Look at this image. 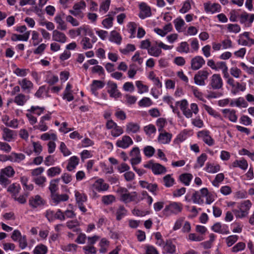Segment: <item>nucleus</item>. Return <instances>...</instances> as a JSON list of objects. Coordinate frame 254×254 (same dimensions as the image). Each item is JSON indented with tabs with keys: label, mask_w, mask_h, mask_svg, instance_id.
<instances>
[{
	"label": "nucleus",
	"mask_w": 254,
	"mask_h": 254,
	"mask_svg": "<svg viewBox=\"0 0 254 254\" xmlns=\"http://www.w3.org/2000/svg\"><path fill=\"white\" fill-rule=\"evenodd\" d=\"M207 156L205 153H202L197 158L195 167H202L206 160Z\"/></svg>",
	"instance_id": "nucleus-42"
},
{
	"label": "nucleus",
	"mask_w": 254,
	"mask_h": 254,
	"mask_svg": "<svg viewBox=\"0 0 254 254\" xmlns=\"http://www.w3.org/2000/svg\"><path fill=\"white\" fill-rule=\"evenodd\" d=\"M55 22L58 24L57 28L61 30H65L67 29L66 24L63 20L61 14L57 15L55 17Z\"/></svg>",
	"instance_id": "nucleus-28"
},
{
	"label": "nucleus",
	"mask_w": 254,
	"mask_h": 254,
	"mask_svg": "<svg viewBox=\"0 0 254 254\" xmlns=\"http://www.w3.org/2000/svg\"><path fill=\"white\" fill-rule=\"evenodd\" d=\"M192 178V176L190 174H183L180 176V181L186 186H189L190 182Z\"/></svg>",
	"instance_id": "nucleus-38"
},
{
	"label": "nucleus",
	"mask_w": 254,
	"mask_h": 254,
	"mask_svg": "<svg viewBox=\"0 0 254 254\" xmlns=\"http://www.w3.org/2000/svg\"><path fill=\"white\" fill-rule=\"evenodd\" d=\"M252 203L250 200H245L240 205V209H241L242 215L241 216H246L248 214V211L251 207Z\"/></svg>",
	"instance_id": "nucleus-25"
},
{
	"label": "nucleus",
	"mask_w": 254,
	"mask_h": 254,
	"mask_svg": "<svg viewBox=\"0 0 254 254\" xmlns=\"http://www.w3.org/2000/svg\"><path fill=\"white\" fill-rule=\"evenodd\" d=\"M143 129L145 132L148 135H150L152 133H155L156 131L155 127L152 124L145 126Z\"/></svg>",
	"instance_id": "nucleus-57"
},
{
	"label": "nucleus",
	"mask_w": 254,
	"mask_h": 254,
	"mask_svg": "<svg viewBox=\"0 0 254 254\" xmlns=\"http://www.w3.org/2000/svg\"><path fill=\"white\" fill-rule=\"evenodd\" d=\"M123 128L118 125L116 126L111 131V135L114 137H118L123 134Z\"/></svg>",
	"instance_id": "nucleus-54"
},
{
	"label": "nucleus",
	"mask_w": 254,
	"mask_h": 254,
	"mask_svg": "<svg viewBox=\"0 0 254 254\" xmlns=\"http://www.w3.org/2000/svg\"><path fill=\"white\" fill-rule=\"evenodd\" d=\"M60 181V179H56L51 180L49 186V190H50L51 196L54 194L57 193L56 192L58 189V184Z\"/></svg>",
	"instance_id": "nucleus-32"
},
{
	"label": "nucleus",
	"mask_w": 254,
	"mask_h": 254,
	"mask_svg": "<svg viewBox=\"0 0 254 254\" xmlns=\"http://www.w3.org/2000/svg\"><path fill=\"white\" fill-rule=\"evenodd\" d=\"M107 85L108 88L107 92L111 97L118 98L121 96V93L119 91L117 84L116 83L112 81H109Z\"/></svg>",
	"instance_id": "nucleus-6"
},
{
	"label": "nucleus",
	"mask_w": 254,
	"mask_h": 254,
	"mask_svg": "<svg viewBox=\"0 0 254 254\" xmlns=\"http://www.w3.org/2000/svg\"><path fill=\"white\" fill-rule=\"evenodd\" d=\"M127 211L123 206H120L116 211V219L121 220L127 214Z\"/></svg>",
	"instance_id": "nucleus-39"
},
{
	"label": "nucleus",
	"mask_w": 254,
	"mask_h": 254,
	"mask_svg": "<svg viewBox=\"0 0 254 254\" xmlns=\"http://www.w3.org/2000/svg\"><path fill=\"white\" fill-rule=\"evenodd\" d=\"M201 197L199 191H195L191 196L193 202L198 204H202L204 203V200Z\"/></svg>",
	"instance_id": "nucleus-36"
},
{
	"label": "nucleus",
	"mask_w": 254,
	"mask_h": 254,
	"mask_svg": "<svg viewBox=\"0 0 254 254\" xmlns=\"http://www.w3.org/2000/svg\"><path fill=\"white\" fill-rule=\"evenodd\" d=\"M93 186L98 191H106L109 189V185L104 183V181L102 179L97 180Z\"/></svg>",
	"instance_id": "nucleus-15"
},
{
	"label": "nucleus",
	"mask_w": 254,
	"mask_h": 254,
	"mask_svg": "<svg viewBox=\"0 0 254 254\" xmlns=\"http://www.w3.org/2000/svg\"><path fill=\"white\" fill-rule=\"evenodd\" d=\"M238 239V236L237 235H231L228 237L226 239V242L228 247L232 246Z\"/></svg>",
	"instance_id": "nucleus-59"
},
{
	"label": "nucleus",
	"mask_w": 254,
	"mask_h": 254,
	"mask_svg": "<svg viewBox=\"0 0 254 254\" xmlns=\"http://www.w3.org/2000/svg\"><path fill=\"white\" fill-rule=\"evenodd\" d=\"M254 20V14L249 15L246 12H244L241 15V22L244 23L249 21L250 23H252Z\"/></svg>",
	"instance_id": "nucleus-41"
},
{
	"label": "nucleus",
	"mask_w": 254,
	"mask_h": 254,
	"mask_svg": "<svg viewBox=\"0 0 254 254\" xmlns=\"http://www.w3.org/2000/svg\"><path fill=\"white\" fill-rule=\"evenodd\" d=\"M198 137L202 138L203 141L208 146H212L214 144V141L209 135V132L207 130H202L197 133Z\"/></svg>",
	"instance_id": "nucleus-9"
},
{
	"label": "nucleus",
	"mask_w": 254,
	"mask_h": 254,
	"mask_svg": "<svg viewBox=\"0 0 254 254\" xmlns=\"http://www.w3.org/2000/svg\"><path fill=\"white\" fill-rule=\"evenodd\" d=\"M22 184L25 187V189L28 190H32L33 189L32 184H27L28 178L26 177L23 176L20 178Z\"/></svg>",
	"instance_id": "nucleus-58"
},
{
	"label": "nucleus",
	"mask_w": 254,
	"mask_h": 254,
	"mask_svg": "<svg viewBox=\"0 0 254 254\" xmlns=\"http://www.w3.org/2000/svg\"><path fill=\"white\" fill-rule=\"evenodd\" d=\"M139 130L140 126L137 123L129 122L126 125V131L128 134L137 133Z\"/></svg>",
	"instance_id": "nucleus-21"
},
{
	"label": "nucleus",
	"mask_w": 254,
	"mask_h": 254,
	"mask_svg": "<svg viewBox=\"0 0 254 254\" xmlns=\"http://www.w3.org/2000/svg\"><path fill=\"white\" fill-rule=\"evenodd\" d=\"M18 83L21 85L23 90H30L33 87V84L30 80H27L26 78L23 79L21 81H19Z\"/></svg>",
	"instance_id": "nucleus-33"
},
{
	"label": "nucleus",
	"mask_w": 254,
	"mask_h": 254,
	"mask_svg": "<svg viewBox=\"0 0 254 254\" xmlns=\"http://www.w3.org/2000/svg\"><path fill=\"white\" fill-rule=\"evenodd\" d=\"M205 64V61L200 56H196L191 60V68L193 70H197L200 68Z\"/></svg>",
	"instance_id": "nucleus-11"
},
{
	"label": "nucleus",
	"mask_w": 254,
	"mask_h": 254,
	"mask_svg": "<svg viewBox=\"0 0 254 254\" xmlns=\"http://www.w3.org/2000/svg\"><path fill=\"white\" fill-rule=\"evenodd\" d=\"M204 9L207 12L214 13L216 12H219L221 9V6L218 3H205L204 4Z\"/></svg>",
	"instance_id": "nucleus-16"
},
{
	"label": "nucleus",
	"mask_w": 254,
	"mask_h": 254,
	"mask_svg": "<svg viewBox=\"0 0 254 254\" xmlns=\"http://www.w3.org/2000/svg\"><path fill=\"white\" fill-rule=\"evenodd\" d=\"M115 197L112 195H105L102 197V200L105 204H109L115 200Z\"/></svg>",
	"instance_id": "nucleus-63"
},
{
	"label": "nucleus",
	"mask_w": 254,
	"mask_h": 254,
	"mask_svg": "<svg viewBox=\"0 0 254 254\" xmlns=\"http://www.w3.org/2000/svg\"><path fill=\"white\" fill-rule=\"evenodd\" d=\"M209 73L206 70H200L194 76V83L199 86H204L205 80L207 78Z\"/></svg>",
	"instance_id": "nucleus-4"
},
{
	"label": "nucleus",
	"mask_w": 254,
	"mask_h": 254,
	"mask_svg": "<svg viewBox=\"0 0 254 254\" xmlns=\"http://www.w3.org/2000/svg\"><path fill=\"white\" fill-rule=\"evenodd\" d=\"M122 40V38L119 33L115 30L111 32L110 37V41L111 42L115 43L118 45H120Z\"/></svg>",
	"instance_id": "nucleus-27"
},
{
	"label": "nucleus",
	"mask_w": 254,
	"mask_h": 254,
	"mask_svg": "<svg viewBox=\"0 0 254 254\" xmlns=\"http://www.w3.org/2000/svg\"><path fill=\"white\" fill-rule=\"evenodd\" d=\"M174 24L176 30L180 32L182 27L185 25V22L183 19L178 18L174 20Z\"/></svg>",
	"instance_id": "nucleus-56"
},
{
	"label": "nucleus",
	"mask_w": 254,
	"mask_h": 254,
	"mask_svg": "<svg viewBox=\"0 0 254 254\" xmlns=\"http://www.w3.org/2000/svg\"><path fill=\"white\" fill-rule=\"evenodd\" d=\"M135 50V47L134 45L128 44L126 48L123 49H120V52L124 55H126L130 52H133Z\"/></svg>",
	"instance_id": "nucleus-61"
},
{
	"label": "nucleus",
	"mask_w": 254,
	"mask_h": 254,
	"mask_svg": "<svg viewBox=\"0 0 254 254\" xmlns=\"http://www.w3.org/2000/svg\"><path fill=\"white\" fill-rule=\"evenodd\" d=\"M177 51L180 53H188L190 52L189 45L187 42H183L177 48Z\"/></svg>",
	"instance_id": "nucleus-40"
},
{
	"label": "nucleus",
	"mask_w": 254,
	"mask_h": 254,
	"mask_svg": "<svg viewBox=\"0 0 254 254\" xmlns=\"http://www.w3.org/2000/svg\"><path fill=\"white\" fill-rule=\"evenodd\" d=\"M78 163L79 158L75 156H72L69 159L68 165L66 167L67 170L69 171H72L74 168H75Z\"/></svg>",
	"instance_id": "nucleus-26"
},
{
	"label": "nucleus",
	"mask_w": 254,
	"mask_h": 254,
	"mask_svg": "<svg viewBox=\"0 0 254 254\" xmlns=\"http://www.w3.org/2000/svg\"><path fill=\"white\" fill-rule=\"evenodd\" d=\"M224 179V175L223 173H219L217 174L214 180L212 182V184L214 186L218 187L219 184L222 182Z\"/></svg>",
	"instance_id": "nucleus-53"
},
{
	"label": "nucleus",
	"mask_w": 254,
	"mask_h": 254,
	"mask_svg": "<svg viewBox=\"0 0 254 254\" xmlns=\"http://www.w3.org/2000/svg\"><path fill=\"white\" fill-rule=\"evenodd\" d=\"M48 252L47 247L43 244L37 245L33 251L34 254H46Z\"/></svg>",
	"instance_id": "nucleus-34"
},
{
	"label": "nucleus",
	"mask_w": 254,
	"mask_h": 254,
	"mask_svg": "<svg viewBox=\"0 0 254 254\" xmlns=\"http://www.w3.org/2000/svg\"><path fill=\"white\" fill-rule=\"evenodd\" d=\"M140 11L139 13V17L141 19H144L150 17L151 15V8L145 2H141L139 4Z\"/></svg>",
	"instance_id": "nucleus-8"
},
{
	"label": "nucleus",
	"mask_w": 254,
	"mask_h": 254,
	"mask_svg": "<svg viewBox=\"0 0 254 254\" xmlns=\"http://www.w3.org/2000/svg\"><path fill=\"white\" fill-rule=\"evenodd\" d=\"M183 210V205L181 203L172 202L165 206L163 210V215L166 217L172 215H177L181 212Z\"/></svg>",
	"instance_id": "nucleus-2"
},
{
	"label": "nucleus",
	"mask_w": 254,
	"mask_h": 254,
	"mask_svg": "<svg viewBox=\"0 0 254 254\" xmlns=\"http://www.w3.org/2000/svg\"><path fill=\"white\" fill-rule=\"evenodd\" d=\"M162 53V51L160 49L156 46H151L148 49V53L150 56L158 57Z\"/></svg>",
	"instance_id": "nucleus-35"
},
{
	"label": "nucleus",
	"mask_w": 254,
	"mask_h": 254,
	"mask_svg": "<svg viewBox=\"0 0 254 254\" xmlns=\"http://www.w3.org/2000/svg\"><path fill=\"white\" fill-rule=\"evenodd\" d=\"M51 197L53 201L57 204L61 201H66L69 198L68 195L66 194H59L58 193L54 194Z\"/></svg>",
	"instance_id": "nucleus-24"
},
{
	"label": "nucleus",
	"mask_w": 254,
	"mask_h": 254,
	"mask_svg": "<svg viewBox=\"0 0 254 254\" xmlns=\"http://www.w3.org/2000/svg\"><path fill=\"white\" fill-rule=\"evenodd\" d=\"M139 184L142 188H145L153 194L156 195V191L158 190V185L156 184H150L144 181H139Z\"/></svg>",
	"instance_id": "nucleus-13"
},
{
	"label": "nucleus",
	"mask_w": 254,
	"mask_h": 254,
	"mask_svg": "<svg viewBox=\"0 0 254 254\" xmlns=\"http://www.w3.org/2000/svg\"><path fill=\"white\" fill-rule=\"evenodd\" d=\"M28 99V96H26L23 94H19L15 97L14 102L18 105L23 106Z\"/></svg>",
	"instance_id": "nucleus-30"
},
{
	"label": "nucleus",
	"mask_w": 254,
	"mask_h": 254,
	"mask_svg": "<svg viewBox=\"0 0 254 254\" xmlns=\"http://www.w3.org/2000/svg\"><path fill=\"white\" fill-rule=\"evenodd\" d=\"M3 138L4 140L10 141L13 137L12 131L7 128H4L3 129Z\"/></svg>",
	"instance_id": "nucleus-47"
},
{
	"label": "nucleus",
	"mask_w": 254,
	"mask_h": 254,
	"mask_svg": "<svg viewBox=\"0 0 254 254\" xmlns=\"http://www.w3.org/2000/svg\"><path fill=\"white\" fill-rule=\"evenodd\" d=\"M210 85L213 89H219L222 87L223 81L219 74H214L211 76Z\"/></svg>",
	"instance_id": "nucleus-7"
},
{
	"label": "nucleus",
	"mask_w": 254,
	"mask_h": 254,
	"mask_svg": "<svg viewBox=\"0 0 254 254\" xmlns=\"http://www.w3.org/2000/svg\"><path fill=\"white\" fill-rule=\"evenodd\" d=\"M113 18L112 17H109L103 20L102 24L105 28L109 29L113 26Z\"/></svg>",
	"instance_id": "nucleus-62"
},
{
	"label": "nucleus",
	"mask_w": 254,
	"mask_h": 254,
	"mask_svg": "<svg viewBox=\"0 0 254 254\" xmlns=\"http://www.w3.org/2000/svg\"><path fill=\"white\" fill-rule=\"evenodd\" d=\"M18 241L19 243V247L22 250H23L27 247L28 244L26 236L25 235L22 236L20 239H19Z\"/></svg>",
	"instance_id": "nucleus-60"
},
{
	"label": "nucleus",
	"mask_w": 254,
	"mask_h": 254,
	"mask_svg": "<svg viewBox=\"0 0 254 254\" xmlns=\"http://www.w3.org/2000/svg\"><path fill=\"white\" fill-rule=\"evenodd\" d=\"M145 254H159L157 249L153 246L147 245L145 247Z\"/></svg>",
	"instance_id": "nucleus-64"
},
{
	"label": "nucleus",
	"mask_w": 254,
	"mask_h": 254,
	"mask_svg": "<svg viewBox=\"0 0 254 254\" xmlns=\"http://www.w3.org/2000/svg\"><path fill=\"white\" fill-rule=\"evenodd\" d=\"M211 229L216 233L220 234H228L230 232L228 230V227L226 225H221L219 222L215 223L211 227Z\"/></svg>",
	"instance_id": "nucleus-12"
},
{
	"label": "nucleus",
	"mask_w": 254,
	"mask_h": 254,
	"mask_svg": "<svg viewBox=\"0 0 254 254\" xmlns=\"http://www.w3.org/2000/svg\"><path fill=\"white\" fill-rule=\"evenodd\" d=\"M0 173L8 177H11L14 175L15 172L11 166H8L3 169H2L0 171Z\"/></svg>",
	"instance_id": "nucleus-46"
},
{
	"label": "nucleus",
	"mask_w": 254,
	"mask_h": 254,
	"mask_svg": "<svg viewBox=\"0 0 254 254\" xmlns=\"http://www.w3.org/2000/svg\"><path fill=\"white\" fill-rule=\"evenodd\" d=\"M52 39L57 42L64 43L66 41L67 37L64 33L55 30L53 31Z\"/></svg>",
	"instance_id": "nucleus-14"
},
{
	"label": "nucleus",
	"mask_w": 254,
	"mask_h": 254,
	"mask_svg": "<svg viewBox=\"0 0 254 254\" xmlns=\"http://www.w3.org/2000/svg\"><path fill=\"white\" fill-rule=\"evenodd\" d=\"M172 137V134L163 131L159 134L158 140L161 143L167 144L171 141Z\"/></svg>",
	"instance_id": "nucleus-17"
},
{
	"label": "nucleus",
	"mask_w": 254,
	"mask_h": 254,
	"mask_svg": "<svg viewBox=\"0 0 254 254\" xmlns=\"http://www.w3.org/2000/svg\"><path fill=\"white\" fill-rule=\"evenodd\" d=\"M222 113L224 114L225 117L228 118L230 121L234 123L237 122L238 118L234 110L225 109L222 110Z\"/></svg>",
	"instance_id": "nucleus-19"
},
{
	"label": "nucleus",
	"mask_w": 254,
	"mask_h": 254,
	"mask_svg": "<svg viewBox=\"0 0 254 254\" xmlns=\"http://www.w3.org/2000/svg\"><path fill=\"white\" fill-rule=\"evenodd\" d=\"M30 35V31L25 32L22 35H18L16 34H12L11 40L13 41H27Z\"/></svg>",
	"instance_id": "nucleus-23"
},
{
	"label": "nucleus",
	"mask_w": 254,
	"mask_h": 254,
	"mask_svg": "<svg viewBox=\"0 0 254 254\" xmlns=\"http://www.w3.org/2000/svg\"><path fill=\"white\" fill-rule=\"evenodd\" d=\"M152 172L155 175H158L165 173L166 172V169L163 166L159 163H154Z\"/></svg>",
	"instance_id": "nucleus-31"
},
{
	"label": "nucleus",
	"mask_w": 254,
	"mask_h": 254,
	"mask_svg": "<svg viewBox=\"0 0 254 254\" xmlns=\"http://www.w3.org/2000/svg\"><path fill=\"white\" fill-rule=\"evenodd\" d=\"M78 225L79 223L77 221H70L66 223L67 227L70 229H72L74 232H77L79 230Z\"/></svg>",
	"instance_id": "nucleus-52"
},
{
	"label": "nucleus",
	"mask_w": 254,
	"mask_h": 254,
	"mask_svg": "<svg viewBox=\"0 0 254 254\" xmlns=\"http://www.w3.org/2000/svg\"><path fill=\"white\" fill-rule=\"evenodd\" d=\"M167 124L166 120L163 118H159L156 121V125L158 127V131L162 132L164 131L163 128Z\"/></svg>",
	"instance_id": "nucleus-48"
},
{
	"label": "nucleus",
	"mask_w": 254,
	"mask_h": 254,
	"mask_svg": "<svg viewBox=\"0 0 254 254\" xmlns=\"http://www.w3.org/2000/svg\"><path fill=\"white\" fill-rule=\"evenodd\" d=\"M143 152L145 156L150 157L154 155L155 149L151 146H147L144 148Z\"/></svg>",
	"instance_id": "nucleus-55"
},
{
	"label": "nucleus",
	"mask_w": 254,
	"mask_h": 254,
	"mask_svg": "<svg viewBox=\"0 0 254 254\" xmlns=\"http://www.w3.org/2000/svg\"><path fill=\"white\" fill-rule=\"evenodd\" d=\"M163 249L166 253L170 254H173L176 252V246L173 244L171 239L166 240Z\"/></svg>",
	"instance_id": "nucleus-22"
},
{
	"label": "nucleus",
	"mask_w": 254,
	"mask_h": 254,
	"mask_svg": "<svg viewBox=\"0 0 254 254\" xmlns=\"http://www.w3.org/2000/svg\"><path fill=\"white\" fill-rule=\"evenodd\" d=\"M220 166L219 165L214 166L213 164L207 163L205 167V170L209 173H215L220 170Z\"/></svg>",
	"instance_id": "nucleus-37"
},
{
	"label": "nucleus",
	"mask_w": 254,
	"mask_h": 254,
	"mask_svg": "<svg viewBox=\"0 0 254 254\" xmlns=\"http://www.w3.org/2000/svg\"><path fill=\"white\" fill-rule=\"evenodd\" d=\"M61 172V169L58 167H54L49 169L47 170V175L48 176L53 177L60 174Z\"/></svg>",
	"instance_id": "nucleus-43"
},
{
	"label": "nucleus",
	"mask_w": 254,
	"mask_h": 254,
	"mask_svg": "<svg viewBox=\"0 0 254 254\" xmlns=\"http://www.w3.org/2000/svg\"><path fill=\"white\" fill-rule=\"evenodd\" d=\"M135 84L138 89V92L140 94H142L144 92H147L148 91V87L147 86L142 84L141 81H137Z\"/></svg>",
	"instance_id": "nucleus-45"
},
{
	"label": "nucleus",
	"mask_w": 254,
	"mask_h": 254,
	"mask_svg": "<svg viewBox=\"0 0 254 254\" xmlns=\"http://www.w3.org/2000/svg\"><path fill=\"white\" fill-rule=\"evenodd\" d=\"M133 144V141L131 137L128 135H124L122 139L118 140L116 142V145L120 148H127Z\"/></svg>",
	"instance_id": "nucleus-10"
},
{
	"label": "nucleus",
	"mask_w": 254,
	"mask_h": 254,
	"mask_svg": "<svg viewBox=\"0 0 254 254\" xmlns=\"http://www.w3.org/2000/svg\"><path fill=\"white\" fill-rule=\"evenodd\" d=\"M81 44L84 50L92 48V44L90 42V39L88 37H84L81 41Z\"/></svg>",
	"instance_id": "nucleus-50"
},
{
	"label": "nucleus",
	"mask_w": 254,
	"mask_h": 254,
	"mask_svg": "<svg viewBox=\"0 0 254 254\" xmlns=\"http://www.w3.org/2000/svg\"><path fill=\"white\" fill-rule=\"evenodd\" d=\"M163 181L164 182V185L166 187H170L172 186L174 183V180L171 177L170 175H167L164 177Z\"/></svg>",
	"instance_id": "nucleus-51"
},
{
	"label": "nucleus",
	"mask_w": 254,
	"mask_h": 254,
	"mask_svg": "<svg viewBox=\"0 0 254 254\" xmlns=\"http://www.w3.org/2000/svg\"><path fill=\"white\" fill-rule=\"evenodd\" d=\"M75 197L76 198V204L79 209L83 213L86 212V208L83 206V203L87 200V196L82 193L78 191H75Z\"/></svg>",
	"instance_id": "nucleus-5"
},
{
	"label": "nucleus",
	"mask_w": 254,
	"mask_h": 254,
	"mask_svg": "<svg viewBox=\"0 0 254 254\" xmlns=\"http://www.w3.org/2000/svg\"><path fill=\"white\" fill-rule=\"evenodd\" d=\"M9 160L12 162H20L25 159V155L22 153H16L12 152L9 155Z\"/></svg>",
	"instance_id": "nucleus-29"
},
{
	"label": "nucleus",
	"mask_w": 254,
	"mask_h": 254,
	"mask_svg": "<svg viewBox=\"0 0 254 254\" xmlns=\"http://www.w3.org/2000/svg\"><path fill=\"white\" fill-rule=\"evenodd\" d=\"M152 104L151 100L148 97H144L138 102L140 107H149Z\"/></svg>",
	"instance_id": "nucleus-49"
},
{
	"label": "nucleus",
	"mask_w": 254,
	"mask_h": 254,
	"mask_svg": "<svg viewBox=\"0 0 254 254\" xmlns=\"http://www.w3.org/2000/svg\"><path fill=\"white\" fill-rule=\"evenodd\" d=\"M20 190V187L19 185H16V184H13L10 185L7 191L13 194L14 195H16V194H18Z\"/></svg>",
	"instance_id": "nucleus-44"
},
{
	"label": "nucleus",
	"mask_w": 254,
	"mask_h": 254,
	"mask_svg": "<svg viewBox=\"0 0 254 254\" xmlns=\"http://www.w3.org/2000/svg\"><path fill=\"white\" fill-rule=\"evenodd\" d=\"M29 205L33 208H37L38 206L43 204V200L42 197L36 195L34 197H31L29 199Z\"/></svg>",
	"instance_id": "nucleus-18"
},
{
	"label": "nucleus",
	"mask_w": 254,
	"mask_h": 254,
	"mask_svg": "<svg viewBox=\"0 0 254 254\" xmlns=\"http://www.w3.org/2000/svg\"><path fill=\"white\" fill-rule=\"evenodd\" d=\"M45 216L49 221H53L55 219H59L61 221L65 220L64 213L60 209H58L56 212L53 210H48Z\"/></svg>",
	"instance_id": "nucleus-3"
},
{
	"label": "nucleus",
	"mask_w": 254,
	"mask_h": 254,
	"mask_svg": "<svg viewBox=\"0 0 254 254\" xmlns=\"http://www.w3.org/2000/svg\"><path fill=\"white\" fill-rule=\"evenodd\" d=\"M105 85V83L100 80H94L91 85V91L92 94L95 96L97 95V90L98 89L102 88Z\"/></svg>",
	"instance_id": "nucleus-20"
},
{
	"label": "nucleus",
	"mask_w": 254,
	"mask_h": 254,
	"mask_svg": "<svg viewBox=\"0 0 254 254\" xmlns=\"http://www.w3.org/2000/svg\"><path fill=\"white\" fill-rule=\"evenodd\" d=\"M143 198L140 197L135 191L129 192L127 189H122L121 190V199L125 203L133 201L137 203L143 200Z\"/></svg>",
	"instance_id": "nucleus-1"
}]
</instances>
